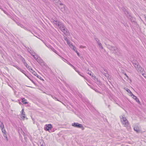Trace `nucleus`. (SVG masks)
<instances>
[{
	"label": "nucleus",
	"mask_w": 146,
	"mask_h": 146,
	"mask_svg": "<svg viewBox=\"0 0 146 146\" xmlns=\"http://www.w3.org/2000/svg\"><path fill=\"white\" fill-rule=\"evenodd\" d=\"M33 56L34 57V58L36 60V59L37 58L35 57L34 56Z\"/></svg>",
	"instance_id": "nucleus-50"
},
{
	"label": "nucleus",
	"mask_w": 146,
	"mask_h": 146,
	"mask_svg": "<svg viewBox=\"0 0 146 146\" xmlns=\"http://www.w3.org/2000/svg\"><path fill=\"white\" fill-rule=\"evenodd\" d=\"M58 55H59V54H58Z\"/></svg>",
	"instance_id": "nucleus-62"
},
{
	"label": "nucleus",
	"mask_w": 146,
	"mask_h": 146,
	"mask_svg": "<svg viewBox=\"0 0 146 146\" xmlns=\"http://www.w3.org/2000/svg\"><path fill=\"white\" fill-rule=\"evenodd\" d=\"M92 73H92V72L91 71H89L88 72V74L91 76L92 75Z\"/></svg>",
	"instance_id": "nucleus-36"
},
{
	"label": "nucleus",
	"mask_w": 146,
	"mask_h": 146,
	"mask_svg": "<svg viewBox=\"0 0 146 146\" xmlns=\"http://www.w3.org/2000/svg\"><path fill=\"white\" fill-rule=\"evenodd\" d=\"M130 94V95L131 96H133H133H134L133 94V93H132V92H131V93H129Z\"/></svg>",
	"instance_id": "nucleus-42"
},
{
	"label": "nucleus",
	"mask_w": 146,
	"mask_h": 146,
	"mask_svg": "<svg viewBox=\"0 0 146 146\" xmlns=\"http://www.w3.org/2000/svg\"><path fill=\"white\" fill-rule=\"evenodd\" d=\"M31 72L35 76H36L37 78H39V77H40V76L38 75L37 73L35 71Z\"/></svg>",
	"instance_id": "nucleus-16"
},
{
	"label": "nucleus",
	"mask_w": 146,
	"mask_h": 146,
	"mask_svg": "<svg viewBox=\"0 0 146 146\" xmlns=\"http://www.w3.org/2000/svg\"><path fill=\"white\" fill-rule=\"evenodd\" d=\"M132 98L134 99L135 101L137 102L138 103H140V102L139 100V99L137 98L136 96H133V97H132Z\"/></svg>",
	"instance_id": "nucleus-17"
},
{
	"label": "nucleus",
	"mask_w": 146,
	"mask_h": 146,
	"mask_svg": "<svg viewBox=\"0 0 146 146\" xmlns=\"http://www.w3.org/2000/svg\"><path fill=\"white\" fill-rule=\"evenodd\" d=\"M23 134H25V133L23 131Z\"/></svg>",
	"instance_id": "nucleus-57"
},
{
	"label": "nucleus",
	"mask_w": 146,
	"mask_h": 146,
	"mask_svg": "<svg viewBox=\"0 0 146 146\" xmlns=\"http://www.w3.org/2000/svg\"><path fill=\"white\" fill-rule=\"evenodd\" d=\"M76 92L77 94H78V93H79L78 91H76Z\"/></svg>",
	"instance_id": "nucleus-51"
},
{
	"label": "nucleus",
	"mask_w": 146,
	"mask_h": 146,
	"mask_svg": "<svg viewBox=\"0 0 146 146\" xmlns=\"http://www.w3.org/2000/svg\"><path fill=\"white\" fill-rule=\"evenodd\" d=\"M124 75L128 78V76L127 75V74L126 73H125Z\"/></svg>",
	"instance_id": "nucleus-47"
},
{
	"label": "nucleus",
	"mask_w": 146,
	"mask_h": 146,
	"mask_svg": "<svg viewBox=\"0 0 146 146\" xmlns=\"http://www.w3.org/2000/svg\"><path fill=\"white\" fill-rule=\"evenodd\" d=\"M53 23L56 26H58V27L60 28V26L62 25L60 24L58 22L57 20H54L53 22Z\"/></svg>",
	"instance_id": "nucleus-12"
},
{
	"label": "nucleus",
	"mask_w": 146,
	"mask_h": 146,
	"mask_svg": "<svg viewBox=\"0 0 146 146\" xmlns=\"http://www.w3.org/2000/svg\"><path fill=\"white\" fill-rule=\"evenodd\" d=\"M27 69L29 70V71H30L31 72H33L34 71L32 68L31 66H28V67L27 68Z\"/></svg>",
	"instance_id": "nucleus-26"
},
{
	"label": "nucleus",
	"mask_w": 146,
	"mask_h": 146,
	"mask_svg": "<svg viewBox=\"0 0 146 146\" xmlns=\"http://www.w3.org/2000/svg\"><path fill=\"white\" fill-rule=\"evenodd\" d=\"M75 48H76L74 46V51L76 53H77V55H78V56L80 57V55L78 51H77V50H75Z\"/></svg>",
	"instance_id": "nucleus-23"
},
{
	"label": "nucleus",
	"mask_w": 146,
	"mask_h": 146,
	"mask_svg": "<svg viewBox=\"0 0 146 146\" xmlns=\"http://www.w3.org/2000/svg\"><path fill=\"white\" fill-rule=\"evenodd\" d=\"M97 44L100 48L102 49H103V47L102 46L101 43L100 42H98V43Z\"/></svg>",
	"instance_id": "nucleus-25"
},
{
	"label": "nucleus",
	"mask_w": 146,
	"mask_h": 146,
	"mask_svg": "<svg viewBox=\"0 0 146 146\" xmlns=\"http://www.w3.org/2000/svg\"><path fill=\"white\" fill-rule=\"evenodd\" d=\"M6 138V139H7V135H6H6H3Z\"/></svg>",
	"instance_id": "nucleus-43"
},
{
	"label": "nucleus",
	"mask_w": 146,
	"mask_h": 146,
	"mask_svg": "<svg viewBox=\"0 0 146 146\" xmlns=\"http://www.w3.org/2000/svg\"><path fill=\"white\" fill-rule=\"evenodd\" d=\"M19 58L22 61V62H23V64L26 67V68H27L28 67V66H29L27 63L25 62V60L24 59V58L21 56L20 55L19 56Z\"/></svg>",
	"instance_id": "nucleus-10"
},
{
	"label": "nucleus",
	"mask_w": 146,
	"mask_h": 146,
	"mask_svg": "<svg viewBox=\"0 0 146 146\" xmlns=\"http://www.w3.org/2000/svg\"><path fill=\"white\" fill-rule=\"evenodd\" d=\"M134 130L137 133H139L140 131L139 128L137 126H135L134 127Z\"/></svg>",
	"instance_id": "nucleus-13"
},
{
	"label": "nucleus",
	"mask_w": 146,
	"mask_h": 146,
	"mask_svg": "<svg viewBox=\"0 0 146 146\" xmlns=\"http://www.w3.org/2000/svg\"><path fill=\"white\" fill-rule=\"evenodd\" d=\"M110 106V105H108V107H109Z\"/></svg>",
	"instance_id": "nucleus-58"
},
{
	"label": "nucleus",
	"mask_w": 146,
	"mask_h": 146,
	"mask_svg": "<svg viewBox=\"0 0 146 146\" xmlns=\"http://www.w3.org/2000/svg\"><path fill=\"white\" fill-rule=\"evenodd\" d=\"M0 9H1L2 10H3H3L2 8H1V7H0Z\"/></svg>",
	"instance_id": "nucleus-54"
},
{
	"label": "nucleus",
	"mask_w": 146,
	"mask_h": 146,
	"mask_svg": "<svg viewBox=\"0 0 146 146\" xmlns=\"http://www.w3.org/2000/svg\"><path fill=\"white\" fill-rule=\"evenodd\" d=\"M54 99L56 100L57 101H59V100L54 96H51Z\"/></svg>",
	"instance_id": "nucleus-33"
},
{
	"label": "nucleus",
	"mask_w": 146,
	"mask_h": 146,
	"mask_svg": "<svg viewBox=\"0 0 146 146\" xmlns=\"http://www.w3.org/2000/svg\"><path fill=\"white\" fill-rule=\"evenodd\" d=\"M145 20L146 22V17H145Z\"/></svg>",
	"instance_id": "nucleus-60"
},
{
	"label": "nucleus",
	"mask_w": 146,
	"mask_h": 146,
	"mask_svg": "<svg viewBox=\"0 0 146 146\" xmlns=\"http://www.w3.org/2000/svg\"><path fill=\"white\" fill-rule=\"evenodd\" d=\"M89 86H90V87L92 89H94V90L93 88V87L92 86H90V85H89Z\"/></svg>",
	"instance_id": "nucleus-49"
},
{
	"label": "nucleus",
	"mask_w": 146,
	"mask_h": 146,
	"mask_svg": "<svg viewBox=\"0 0 146 146\" xmlns=\"http://www.w3.org/2000/svg\"><path fill=\"white\" fill-rule=\"evenodd\" d=\"M25 75L26 76L27 78H28V77H29V76H28V75H27V74H25Z\"/></svg>",
	"instance_id": "nucleus-48"
},
{
	"label": "nucleus",
	"mask_w": 146,
	"mask_h": 146,
	"mask_svg": "<svg viewBox=\"0 0 146 146\" xmlns=\"http://www.w3.org/2000/svg\"><path fill=\"white\" fill-rule=\"evenodd\" d=\"M130 94V95L131 96H133H133H134L133 94V93H132V92H131V93H129Z\"/></svg>",
	"instance_id": "nucleus-41"
},
{
	"label": "nucleus",
	"mask_w": 146,
	"mask_h": 146,
	"mask_svg": "<svg viewBox=\"0 0 146 146\" xmlns=\"http://www.w3.org/2000/svg\"><path fill=\"white\" fill-rule=\"evenodd\" d=\"M13 66H14L15 67H16H16L17 66V65H16V64H14V65H13Z\"/></svg>",
	"instance_id": "nucleus-46"
},
{
	"label": "nucleus",
	"mask_w": 146,
	"mask_h": 146,
	"mask_svg": "<svg viewBox=\"0 0 146 146\" xmlns=\"http://www.w3.org/2000/svg\"><path fill=\"white\" fill-rule=\"evenodd\" d=\"M28 78L31 81L32 79L31 78V77L30 76L28 77Z\"/></svg>",
	"instance_id": "nucleus-45"
},
{
	"label": "nucleus",
	"mask_w": 146,
	"mask_h": 146,
	"mask_svg": "<svg viewBox=\"0 0 146 146\" xmlns=\"http://www.w3.org/2000/svg\"><path fill=\"white\" fill-rule=\"evenodd\" d=\"M123 11L124 12L125 14V15L126 16L128 14V12L127 11L126 9H123Z\"/></svg>",
	"instance_id": "nucleus-27"
},
{
	"label": "nucleus",
	"mask_w": 146,
	"mask_h": 146,
	"mask_svg": "<svg viewBox=\"0 0 146 146\" xmlns=\"http://www.w3.org/2000/svg\"><path fill=\"white\" fill-rule=\"evenodd\" d=\"M50 48L52 50V51L54 52L57 54H58V52L56 51V50L52 47L51 46L50 47Z\"/></svg>",
	"instance_id": "nucleus-18"
},
{
	"label": "nucleus",
	"mask_w": 146,
	"mask_h": 146,
	"mask_svg": "<svg viewBox=\"0 0 146 146\" xmlns=\"http://www.w3.org/2000/svg\"><path fill=\"white\" fill-rule=\"evenodd\" d=\"M72 126H73V123H72Z\"/></svg>",
	"instance_id": "nucleus-59"
},
{
	"label": "nucleus",
	"mask_w": 146,
	"mask_h": 146,
	"mask_svg": "<svg viewBox=\"0 0 146 146\" xmlns=\"http://www.w3.org/2000/svg\"><path fill=\"white\" fill-rule=\"evenodd\" d=\"M126 16L129 19H130L131 20H132V17L131 16V15L129 14H128V15H126Z\"/></svg>",
	"instance_id": "nucleus-28"
},
{
	"label": "nucleus",
	"mask_w": 146,
	"mask_h": 146,
	"mask_svg": "<svg viewBox=\"0 0 146 146\" xmlns=\"http://www.w3.org/2000/svg\"><path fill=\"white\" fill-rule=\"evenodd\" d=\"M66 42L70 47L72 49H73V45L72 43L70 42V40H69L67 41Z\"/></svg>",
	"instance_id": "nucleus-14"
},
{
	"label": "nucleus",
	"mask_w": 146,
	"mask_h": 146,
	"mask_svg": "<svg viewBox=\"0 0 146 146\" xmlns=\"http://www.w3.org/2000/svg\"><path fill=\"white\" fill-rule=\"evenodd\" d=\"M3 11L7 15H8V13L6 11H5V10H3Z\"/></svg>",
	"instance_id": "nucleus-44"
},
{
	"label": "nucleus",
	"mask_w": 146,
	"mask_h": 146,
	"mask_svg": "<svg viewBox=\"0 0 146 146\" xmlns=\"http://www.w3.org/2000/svg\"><path fill=\"white\" fill-rule=\"evenodd\" d=\"M40 143L41 144V146H45V144L43 141H41V142Z\"/></svg>",
	"instance_id": "nucleus-29"
},
{
	"label": "nucleus",
	"mask_w": 146,
	"mask_h": 146,
	"mask_svg": "<svg viewBox=\"0 0 146 146\" xmlns=\"http://www.w3.org/2000/svg\"><path fill=\"white\" fill-rule=\"evenodd\" d=\"M21 72L22 73L24 74L25 75V74H26V72L25 71H24L22 69L21 70Z\"/></svg>",
	"instance_id": "nucleus-35"
},
{
	"label": "nucleus",
	"mask_w": 146,
	"mask_h": 146,
	"mask_svg": "<svg viewBox=\"0 0 146 146\" xmlns=\"http://www.w3.org/2000/svg\"><path fill=\"white\" fill-rule=\"evenodd\" d=\"M2 132L5 135H6V131L5 129V128L3 129H1Z\"/></svg>",
	"instance_id": "nucleus-30"
},
{
	"label": "nucleus",
	"mask_w": 146,
	"mask_h": 146,
	"mask_svg": "<svg viewBox=\"0 0 146 146\" xmlns=\"http://www.w3.org/2000/svg\"><path fill=\"white\" fill-rule=\"evenodd\" d=\"M123 116H121L120 117V120L122 123L123 125H124V126L127 127L128 129H130V127L128 126L129 123L128 120L125 117Z\"/></svg>",
	"instance_id": "nucleus-1"
},
{
	"label": "nucleus",
	"mask_w": 146,
	"mask_h": 146,
	"mask_svg": "<svg viewBox=\"0 0 146 146\" xmlns=\"http://www.w3.org/2000/svg\"><path fill=\"white\" fill-rule=\"evenodd\" d=\"M64 40L66 41V42H67V41L69 40L68 39V38L65 37H64Z\"/></svg>",
	"instance_id": "nucleus-38"
},
{
	"label": "nucleus",
	"mask_w": 146,
	"mask_h": 146,
	"mask_svg": "<svg viewBox=\"0 0 146 146\" xmlns=\"http://www.w3.org/2000/svg\"><path fill=\"white\" fill-rule=\"evenodd\" d=\"M74 127L81 129L82 130L84 129V128L83 125L82 124L79 123H74Z\"/></svg>",
	"instance_id": "nucleus-5"
},
{
	"label": "nucleus",
	"mask_w": 146,
	"mask_h": 146,
	"mask_svg": "<svg viewBox=\"0 0 146 146\" xmlns=\"http://www.w3.org/2000/svg\"><path fill=\"white\" fill-rule=\"evenodd\" d=\"M14 21L15 22V23H16V24L18 26H20L21 28H23L25 30H26L30 31L26 27H24V26L21 23H20L19 22H18L16 21L15 20H14Z\"/></svg>",
	"instance_id": "nucleus-9"
},
{
	"label": "nucleus",
	"mask_w": 146,
	"mask_h": 146,
	"mask_svg": "<svg viewBox=\"0 0 146 146\" xmlns=\"http://www.w3.org/2000/svg\"><path fill=\"white\" fill-rule=\"evenodd\" d=\"M126 91H127L128 93H131V91L130 90L127 88L126 89H125Z\"/></svg>",
	"instance_id": "nucleus-34"
},
{
	"label": "nucleus",
	"mask_w": 146,
	"mask_h": 146,
	"mask_svg": "<svg viewBox=\"0 0 146 146\" xmlns=\"http://www.w3.org/2000/svg\"><path fill=\"white\" fill-rule=\"evenodd\" d=\"M31 81L35 85H36V84L32 80Z\"/></svg>",
	"instance_id": "nucleus-39"
},
{
	"label": "nucleus",
	"mask_w": 146,
	"mask_h": 146,
	"mask_svg": "<svg viewBox=\"0 0 146 146\" xmlns=\"http://www.w3.org/2000/svg\"><path fill=\"white\" fill-rule=\"evenodd\" d=\"M107 47L113 52H115V50L116 49H117V48L115 46H113L109 45Z\"/></svg>",
	"instance_id": "nucleus-8"
},
{
	"label": "nucleus",
	"mask_w": 146,
	"mask_h": 146,
	"mask_svg": "<svg viewBox=\"0 0 146 146\" xmlns=\"http://www.w3.org/2000/svg\"><path fill=\"white\" fill-rule=\"evenodd\" d=\"M92 78L94 80H97V78H96V76L94 75L93 73H92Z\"/></svg>",
	"instance_id": "nucleus-31"
},
{
	"label": "nucleus",
	"mask_w": 146,
	"mask_h": 146,
	"mask_svg": "<svg viewBox=\"0 0 146 146\" xmlns=\"http://www.w3.org/2000/svg\"><path fill=\"white\" fill-rule=\"evenodd\" d=\"M78 73L79 75H80V76L83 77L85 79H86V77L84 76V74L81 73L80 72H78Z\"/></svg>",
	"instance_id": "nucleus-20"
},
{
	"label": "nucleus",
	"mask_w": 146,
	"mask_h": 146,
	"mask_svg": "<svg viewBox=\"0 0 146 146\" xmlns=\"http://www.w3.org/2000/svg\"><path fill=\"white\" fill-rule=\"evenodd\" d=\"M62 58L63 59V60L65 61V62H66L68 63V64L70 65V66H71L72 67H73V65L71 64L69 62H68L66 60V59H65L64 58Z\"/></svg>",
	"instance_id": "nucleus-19"
},
{
	"label": "nucleus",
	"mask_w": 146,
	"mask_h": 146,
	"mask_svg": "<svg viewBox=\"0 0 146 146\" xmlns=\"http://www.w3.org/2000/svg\"><path fill=\"white\" fill-rule=\"evenodd\" d=\"M94 38L97 43H98V42H99V41L100 40L97 38L96 37H94Z\"/></svg>",
	"instance_id": "nucleus-32"
},
{
	"label": "nucleus",
	"mask_w": 146,
	"mask_h": 146,
	"mask_svg": "<svg viewBox=\"0 0 146 146\" xmlns=\"http://www.w3.org/2000/svg\"><path fill=\"white\" fill-rule=\"evenodd\" d=\"M21 112H22V113H21V115H22V116L24 118H25V113L24 112V109H23L22 110Z\"/></svg>",
	"instance_id": "nucleus-24"
},
{
	"label": "nucleus",
	"mask_w": 146,
	"mask_h": 146,
	"mask_svg": "<svg viewBox=\"0 0 146 146\" xmlns=\"http://www.w3.org/2000/svg\"><path fill=\"white\" fill-rule=\"evenodd\" d=\"M36 60L41 66H45L46 64L40 58L37 57Z\"/></svg>",
	"instance_id": "nucleus-4"
},
{
	"label": "nucleus",
	"mask_w": 146,
	"mask_h": 146,
	"mask_svg": "<svg viewBox=\"0 0 146 146\" xmlns=\"http://www.w3.org/2000/svg\"><path fill=\"white\" fill-rule=\"evenodd\" d=\"M74 69L76 71V72H77L78 73V72H79V71H78L77 69L76 68H75L74 66Z\"/></svg>",
	"instance_id": "nucleus-40"
},
{
	"label": "nucleus",
	"mask_w": 146,
	"mask_h": 146,
	"mask_svg": "<svg viewBox=\"0 0 146 146\" xmlns=\"http://www.w3.org/2000/svg\"><path fill=\"white\" fill-rule=\"evenodd\" d=\"M16 68L18 70H20V71L21 70H22L19 67H18V66L16 67Z\"/></svg>",
	"instance_id": "nucleus-37"
},
{
	"label": "nucleus",
	"mask_w": 146,
	"mask_h": 146,
	"mask_svg": "<svg viewBox=\"0 0 146 146\" xmlns=\"http://www.w3.org/2000/svg\"><path fill=\"white\" fill-rule=\"evenodd\" d=\"M52 128V126L51 124H46L45 125L44 129L46 131H49Z\"/></svg>",
	"instance_id": "nucleus-7"
},
{
	"label": "nucleus",
	"mask_w": 146,
	"mask_h": 146,
	"mask_svg": "<svg viewBox=\"0 0 146 146\" xmlns=\"http://www.w3.org/2000/svg\"><path fill=\"white\" fill-rule=\"evenodd\" d=\"M132 62L133 66L137 70L140 72L143 71V69L141 67L137 61H133Z\"/></svg>",
	"instance_id": "nucleus-2"
},
{
	"label": "nucleus",
	"mask_w": 146,
	"mask_h": 146,
	"mask_svg": "<svg viewBox=\"0 0 146 146\" xmlns=\"http://www.w3.org/2000/svg\"><path fill=\"white\" fill-rule=\"evenodd\" d=\"M60 29L66 35H68L69 34V31L63 25L60 26Z\"/></svg>",
	"instance_id": "nucleus-3"
},
{
	"label": "nucleus",
	"mask_w": 146,
	"mask_h": 146,
	"mask_svg": "<svg viewBox=\"0 0 146 146\" xmlns=\"http://www.w3.org/2000/svg\"><path fill=\"white\" fill-rule=\"evenodd\" d=\"M39 78H40V80H42V78L40 77H39Z\"/></svg>",
	"instance_id": "nucleus-53"
},
{
	"label": "nucleus",
	"mask_w": 146,
	"mask_h": 146,
	"mask_svg": "<svg viewBox=\"0 0 146 146\" xmlns=\"http://www.w3.org/2000/svg\"><path fill=\"white\" fill-rule=\"evenodd\" d=\"M66 42L70 47L72 49H73V45L72 43L70 42V40H69L67 41Z\"/></svg>",
	"instance_id": "nucleus-15"
},
{
	"label": "nucleus",
	"mask_w": 146,
	"mask_h": 146,
	"mask_svg": "<svg viewBox=\"0 0 146 146\" xmlns=\"http://www.w3.org/2000/svg\"><path fill=\"white\" fill-rule=\"evenodd\" d=\"M11 19H13V21H14V19H13V17H11Z\"/></svg>",
	"instance_id": "nucleus-52"
},
{
	"label": "nucleus",
	"mask_w": 146,
	"mask_h": 146,
	"mask_svg": "<svg viewBox=\"0 0 146 146\" xmlns=\"http://www.w3.org/2000/svg\"><path fill=\"white\" fill-rule=\"evenodd\" d=\"M115 54L119 56H120L121 55V50L117 48V49H116L115 52H114Z\"/></svg>",
	"instance_id": "nucleus-11"
},
{
	"label": "nucleus",
	"mask_w": 146,
	"mask_h": 146,
	"mask_svg": "<svg viewBox=\"0 0 146 146\" xmlns=\"http://www.w3.org/2000/svg\"><path fill=\"white\" fill-rule=\"evenodd\" d=\"M20 130H21V131H22V129L21 128H20Z\"/></svg>",
	"instance_id": "nucleus-56"
},
{
	"label": "nucleus",
	"mask_w": 146,
	"mask_h": 146,
	"mask_svg": "<svg viewBox=\"0 0 146 146\" xmlns=\"http://www.w3.org/2000/svg\"><path fill=\"white\" fill-rule=\"evenodd\" d=\"M59 7L61 9V10L63 12H65L67 8L64 5L61 3L59 4Z\"/></svg>",
	"instance_id": "nucleus-6"
},
{
	"label": "nucleus",
	"mask_w": 146,
	"mask_h": 146,
	"mask_svg": "<svg viewBox=\"0 0 146 146\" xmlns=\"http://www.w3.org/2000/svg\"><path fill=\"white\" fill-rule=\"evenodd\" d=\"M0 9H1L2 10H3H3L2 8H1V7H0Z\"/></svg>",
	"instance_id": "nucleus-55"
},
{
	"label": "nucleus",
	"mask_w": 146,
	"mask_h": 146,
	"mask_svg": "<svg viewBox=\"0 0 146 146\" xmlns=\"http://www.w3.org/2000/svg\"><path fill=\"white\" fill-rule=\"evenodd\" d=\"M105 73V74H106V73Z\"/></svg>",
	"instance_id": "nucleus-61"
},
{
	"label": "nucleus",
	"mask_w": 146,
	"mask_h": 146,
	"mask_svg": "<svg viewBox=\"0 0 146 146\" xmlns=\"http://www.w3.org/2000/svg\"><path fill=\"white\" fill-rule=\"evenodd\" d=\"M0 122L1 123L0 126L1 129H3L4 128V125L3 122H2L1 121H0Z\"/></svg>",
	"instance_id": "nucleus-21"
},
{
	"label": "nucleus",
	"mask_w": 146,
	"mask_h": 146,
	"mask_svg": "<svg viewBox=\"0 0 146 146\" xmlns=\"http://www.w3.org/2000/svg\"><path fill=\"white\" fill-rule=\"evenodd\" d=\"M22 102L24 104H27V102L26 101V100L24 98H22Z\"/></svg>",
	"instance_id": "nucleus-22"
}]
</instances>
